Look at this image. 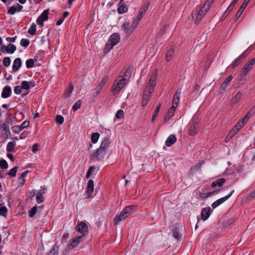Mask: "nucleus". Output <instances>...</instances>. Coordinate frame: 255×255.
<instances>
[{
	"mask_svg": "<svg viewBox=\"0 0 255 255\" xmlns=\"http://www.w3.org/2000/svg\"><path fill=\"white\" fill-rule=\"evenodd\" d=\"M214 0H207L206 1V2L203 5H205L206 7L209 9L210 7L212 5V3Z\"/></svg>",
	"mask_w": 255,
	"mask_h": 255,
	"instance_id": "052dcab7",
	"label": "nucleus"
},
{
	"mask_svg": "<svg viewBox=\"0 0 255 255\" xmlns=\"http://www.w3.org/2000/svg\"><path fill=\"white\" fill-rule=\"evenodd\" d=\"M73 86L72 85H70L69 87L68 92L67 94V97H70L71 94L73 92Z\"/></svg>",
	"mask_w": 255,
	"mask_h": 255,
	"instance_id": "338daca9",
	"label": "nucleus"
},
{
	"mask_svg": "<svg viewBox=\"0 0 255 255\" xmlns=\"http://www.w3.org/2000/svg\"><path fill=\"white\" fill-rule=\"evenodd\" d=\"M133 207H134L132 206L125 207L121 212L120 215L116 216L114 218V224L117 225L121 221L126 219L127 217H128L132 213Z\"/></svg>",
	"mask_w": 255,
	"mask_h": 255,
	"instance_id": "f03ea898",
	"label": "nucleus"
},
{
	"mask_svg": "<svg viewBox=\"0 0 255 255\" xmlns=\"http://www.w3.org/2000/svg\"><path fill=\"white\" fill-rule=\"evenodd\" d=\"M36 31V25L35 23H32L29 29H28V32L31 35H34L35 34Z\"/></svg>",
	"mask_w": 255,
	"mask_h": 255,
	"instance_id": "72a5a7b5",
	"label": "nucleus"
},
{
	"mask_svg": "<svg viewBox=\"0 0 255 255\" xmlns=\"http://www.w3.org/2000/svg\"><path fill=\"white\" fill-rule=\"evenodd\" d=\"M160 104H159L158 106H157L155 109V111H154V114L153 115H152V119H151V122H153L156 117L157 116V115L159 113V110H160Z\"/></svg>",
	"mask_w": 255,
	"mask_h": 255,
	"instance_id": "c9c22d12",
	"label": "nucleus"
},
{
	"mask_svg": "<svg viewBox=\"0 0 255 255\" xmlns=\"http://www.w3.org/2000/svg\"><path fill=\"white\" fill-rule=\"evenodd\" d=\"M76 230L83 234L82 236H83L88 233V226L86 223L79 221L76 226Z\"/></svg>",
	"mask_w": 255,
	"mask_h": 255,
	"instance_id": "9d476101",
	"label": "nucleus"
},
{
	"mask_svg": "<svg viewBox=\"0 0 255 255\" xmlns=\"http://www.w3.org/2000/svg\"><path fill=\"white\" fill-rule=\"evenodd\" d=\"M94 188V182L91 179L88 181L87 185V194L88 198L91 197V194L93 192Z\"/></svg>",
	"mask_w": 255,
	"mask_h": 255,
	"instance_id": "f3484780",
	"label": "nucleus"
},
{
	"mask_svg": "<svg viewBox=\"0 0 255 255\" xmlns=\"http://www.w3.org/2000/svg\"><path fill=\"white\" fill-rule=\"evenodd\" d=\"M35 61L33 59H29L26 61V66L27 68H31L33 66Z\"/></svg>",
	"mask_w": 255,
	"mask_h": 255,
	"instance_id": "58836bf2",
	"label": "nucleus"
},
{
	"mask_svg": "<svg viewBox=\"0 0 255 255\" xmlns=\"http://www.w3.org/2000/svg\"><path fill=\"white\" fill-rule=\"evenodd\" d=\"M234 192V190H233L228 195L217 200V201H216L212 204V207L213 208H216L218 206L222 204L224 202H225L227 200H228L232 196V195L233 194V193Z\"/></svg>",
	"mask_w": 255,
	"mask_h": 255,
	"instance_id": "f8f14e48",
	"label": "nucleus"
},
{
	"mask_svg": "<svg viewBox=\"0 0 255 255\" xmlns=\"http://www.w3.org/2000/svg\"><path fill=\"white\" fill-rule=\"evenodd\" d=\"M252 114H249V112L247 113L245 116L238 123V126L243 128L247 123L249 119L250 116Z\"/></svg>",
	"mask_w": 255,
	"mask_h": 255,
	"instance_id": "b1692460",
	"label": "nucleus"
},
{
	"mask_svg": "<svg viewBox=\"0 0 255 255\" xmlns=\"http://www.w3.org/2000/svg\"><path fill=\"white\" fill-rule=\"evenodd\" d=\"M39 144L37 143H35L33 145L32 147V151L35 153L38 150Z\"/></svg>",
	"mask_w": 255,
	"mask_h": 255,
	"instance_id": "0e129e2a",
	"label": "nucleus"
},
{
	"mask_svg": "<svg viewBox=\"0 0 255 255\" xmlns=\"http://www.w3.org/2000/svg\"><path fill=\"white\" fill-rule=\"evenodd\" d=\"M117 82V83H115L111 88V92H113L114 95L117 94L124 87L128 82V79L126 78H123L119 80L117 79L115 82Z\"/></svg>",
	"mask_w": 255,
	"mask_h": 255,
	"instance_id": "7ed1b4c3",
	"label": "nucleus"
},
{
	"mask_svg": "<svg viewBox=\"0 0 255 255\" xmlns=\"http://www.w3.org/2000/svg\"><path fill=\"white\" fill-rule=\"evenodd\" d=\"M99 136H100V134L99 133H98V132L93 133L91 136V141L93 143H96L98 141V140L99 138Z\"/></svg>",
	"mask_w": 255,
	"mask_h": 255,
	"instance_id": "473e14b6",
	"label": "nucleus"
},
{
	"mask_svg": "<svg viewBox=\"0 0 255 255\" xmlns=\"http://www.w3.org/2000/svg\"><path fill=\"white\" fill-rule=\"evenodd\" d=\"M7 212V209L5 207H2L0 208V215L5 217Z\"/></svg>",
	"mask_w": 255,
	"mask_h": 255,
	"instance_id": "49530a36",
	"label": "nucleus"
},
{
	"mask_svg": "<svg viewBox=\"0 0 255 255\" xmlns=\"http://www.w3.org/2000/svg\"><path fill=\"white\" fill-rule=\"evenodd\" d=\"M111 141L109 139L106 138L101 143L100 146L96 150V151L91 156V159L93 160H99L106 153L109 147Z\"/></svg>",
	"mask_w": 255,
	"mask_h": 255,
	"instance_id": "f257e3e1",
	"label": "nucleus"
},
{
	"mask_svg": "<svg viewBox=\"0 0 255 255\" xmlns=\"http://www.w3.org/2000/svg\"><path fill=\"white\" fill-rule=\"evenodd\" d=\"M209 8L206 7L205 5H203L200 10L198 11L196 18L195 21L196 24H198L201 19L205 16Z\"/></svg>",
	"mask_w": 255,
	"mask_h": 255,
	"instance_id": "9b49d317",
	"label": "nucleus"
},
{
	"mask_svg": "<svg viewBox=\"0 0 255 255\" xmlns=\"http://www.w3.org/2000/svg\"><path fill=\"white\" fill-rule=\"evenodd\" d=\"M21 89H22V88L21 87L19 86H16L14 89V93L17 94V95H19L21 93Z\"/></svg>",
	"mask_w": 255,
	"mask_h": 255,
	"instance_id": "4d7b16f0",
	"label": "nucleus"
},
{
	"mask_svg": "<svg viewBox=\"0 0 255 255\" xmlns=\"http://www.w3.org/2000/svg\"><path fill=\"white\" fill-rule=\"evenodd\" d=\"M247 4H246L245 3L243 2L242 5H241L240 7L239 8V10H238L236 14V19H238L240 16L242 14L243 12L244 11V9H245L246 7L247 6Z\"/></svg>",
	"mask_w": 255,
	"mask_h": 255,
	"instance_id": "bb28decb",
	"label": "nucleus"
},
{
	"mask_svg": "<svg viewBox=\"0 0 255 255\" xmlns=\"http://www.w3.org/2000/svg\"><path fill=\"white\" fill-rule=\"evenodd\" d=\"M10 63V59L9 57H5L3 60V64L5 67H8L9 66Z\"/></svg>",
	"mask_w": 255,
	"mask_h": 255,
	"instance_id": "09e8293b",
	"label": "nucleus"
},
{
	"mask_svg": "<svg viewBox=\"0 0 255 255\" xmlns=\"http://www.w3.org/2000/svg\"><path fill=\"white\" fill-rule=\"evenodd\" d=\"M21 66V61L20 58H16L13 62V66H12L13 70L14 72L17 71L20 68Z\"/></svg>",
	"mask_w": 255,
	"mask_h": 255,
	"instance_id": "5701e85b",
	"label": "nucleus"
},
{
	"mask_svg": "<svg viewBox=\"0 0 255 255\" xmlns=\"http://www.w3.org/2000/svg\"><path fill=\"white\" fill-rule=\"evenodd\" d=\"M81 107V100L78 101L75 104L73 105L72 109L74 111L79 109Z\"/></svg>",
	"mask_w": 255,
	"mask_h": 255,
	"instance_id": "3c124183",
	"label": "nucleus"
},
{
	"mask_svg": "<svg viewBox=\"0 0 255 255\" xmlns=\"http://www.w3.org/2000/svg\"><path fill=\"white\" fill-rule=\"evenodd\" d=\"M15 49H1V51L2 53H13Z\"/></svg>",
	"mask_w": 255,
	"mask_h": 255,
	"instance_id": "6e6d98bb",
	"label": "nucleus"
},
{
	"mask_svg": "<svg viewBox=\"0 0 255 255\" xmlns=\"http://www.w3.org/2000/svg\"><path fill=\"white\" fill-rule=\"evenodd\" d=\"M28 84V82L24 81L21 83V87L23 89L28 90L30 88Z\"/></svg>",
	"mask_w": 255,
	"mask_h": 255,
	"instance_id": "8fccbe9b",
	"label": "nucleus"
},
{
	"mask_svg": "<svg viewBox=\"0 0 255 255\" xmlns=\"http://www.w3.org/2000/svg\"><path fill=\"white\" fill-rule=\"evenodd\" d=\"M108 81V77L106 76L105 77L101 82L97 86V87L95 89V91L93 93V96L94 97H97L98 94L100 93L103 87L104 86L105 84Z\"/></svg>",
	"mask_w": 255,
	"mask_h": 255,
	"instance_id": "1a4fd4ad",
	"label": "nucleus"
},
{
	"mask_svg": "<svg viewBox=\"0 0 255 255\" xmlns=\"http://www.w3.org/2000/svg\"><path fill=\"white\" fill-rule=\"evenodd\" d=\"M1 128L3 131H4L6 134L10 133L9 127L7 123H3L1 126Z\"/></svg>",
	"mask_w": 255,
	"mask_h": 255,
	"instance_id": "e433bc0d",
	"label": "nucleus"
},
{
	"mask_svg": "<svg viewBox=\"0 0 255 255\" xmlns=\"http://www.w3.org/2000/svg\"><path fill=\"white\" fill-rule=\"evenodd\" d=\"M122 28L127 36H129L134 29L129 25L128 22H125L122 25Z\"/></svg>",
	"mask_w": 255,
	"mask_h": 255,
	"instance_id": "ddd939ff",
	"label": "nucleus"
},
{
	"mask_svg": "<svg viewBox=\"0 0 255 255\" xmlns=\"http://www.w3.org/2000/svg\"><path fill=\"white\" fill-rule=\"evenodd\" d=\"M176 141V137L175 135H170L165 141V144L167 146H170L172 144H174Z\"/></svg>",
	"mask_w": 255,
	"mask_h": 255,
	"instance_id": "aec40b11",
	"label": "nucleus"
},
{
	"mask_svg": "<svg viewBox=\"0 0 255 255\" xmlns=\"http://www.w3.org/2000/svg\"><path fill=\"white\" fill-rule=\"evenodd\" d=\"M12 130L14 132L17 133V132H20L22 130V128H21L20 126H15L12 127Z\"/></svg>",
	"mask_w": 255,
	"mask_h": 255,
	"instance_id": "13d9d810",
	"label": "nucleus"
},
{
	"mask_svg": "<svg viewBox=\"0 0 255 255\" xmlns=\"http://www.w3.org/2000/svg\"><path fill=\"white\" fill-rule=\"evenodd\" d=\"M128 10L127 5L123 2V0H121L119 6L118 8L117 11L119 14H123Z\"/></svg>",
	"mask_w": 255,
	"mask_h": 255,
	"instance_id": "dca6fc26",
	"label": "nucleus"
},
{
	"mask_svg": "<svg viewBox=\"0 0 255 255\" xmlns=\"http://www.w3.org/2000/svg\"><path fill=\"white\" fill-rule=\"evenodd\" d=\"M173 237L175 238L177 241L180 240L181 238V235H180L177 228H175L173 230Z\"/></svg>",
	"mask_w": 255,
	"mask_h": 255,
	"instance_id": "4c0bfd02",
	"label": "nucleus"
},
{
	"mask_svg": "<svg viewBox=\"0 0 255 255\" xmlns=\"http://www.w3.org/2000/svg\"><path fill=\"white\" fill-rule=\"evenodd\" d=\"M117 118L121 119L124 116V112L122 110H119L116 113Z\"/></svg>",
	"mask_w": 255,
	"mask_h": 255,
	"instance_id": "5fc2aeb1",
	"label": "nucleus"
},
{
	"mask_svg": "<svg viewBox=\"0 0 255 255\" xmlns=\"http://www.w3.org/2000/svg\"><path fill=\"white\" fill-rule=\"evenodd\" d=\"M149 3L148 2H146V3H145L143 6L140 8V9H141V10H142L143 11H144V12H146V10H147L148 9V6H149Z\"/></svg>",
	"mask_w": 255,
	"mask_h": 255,
	"instance_id": "e2e57ef3",
	"label": "nucleus"
},
{
	"mask_svg": "<svg viewBox=\"0 0 255 255\" xmlns=\"http://www.w3.org/2000/svg\"><path fill=\"white\" fill-rule=\"evenodd\" d=\"M210 215V208L207 207L203 208L201 211V219L203 220H206L208 218Z\"/></svg>",
	"mask_w": 255,
	"mask_h": 255,
	"instance_id": "a211bd4d",
	"label": "nucleus"
},
{
	"mask_svg": "<svg viewBox=\"0 0 255 255\" xmlns=\"http://www.w3.org/2000/svg\"><path fill=\"white\" fill-rule=\"evenodd\" d=\"M17 170V167L15 166L13 168H12L11 169H10L8 173V175L11 177H15L16 174V172Z\"/></svg>",
	"mask_w": 255,
	"mask_h": 255,
	"instance_id": "ea45409f",
	"label": "nucleus"
},
{
	"mask_svg": "<svg viewBox=\"0 0 255 255\" xmlns=\"http://www.w3.org/2000/svg\"><path fill=\"white\" fill-rule=\"evenodd\" d=\"M56 121L59 124H62L64 122V118L62 116L57 115L56 117Z\"/></svg>",
	"mask_w": 255,
	"mask_h": 255,
	"instance_id": "603ef678",
	"label": "nucleus"
},
{
	"mask_svg": "<svg viewBox=\"0 0 255 255\" xmlns=\"http://www.w3.org/2000/svg\"><path fill=\"white\" fill-rule=\"evenodd\" d=\"M133 66H130L127 69L126 71L124 74L125 77H128V78L131 76L132 72Z\"/></svg>",
	"mask_w": 255,
	"mask_h": 255,
	"instance_id": "f704fd0d",
	"label": "nucleus"
},
{
	"mask_svg": "<svg viewBox=\"0 0 255 255\" xmlns=\"http://www.w3.org/2000/svg\"><path fill=\"white\" fill-rule=\"evenodd\" d=\"M11 92V88L9 86H6L3 89L1 97L3 98H7L10 96Z\"/></svg>",
	"mask_w": 255,
	"mask_h": 255,
	"instance_id": "6ab92c4d",
	"label": "nucleus"
},
{
	"mask_svg": "<svg viewBox=\"0 0 255 255\" xmlns=\"http://www.w3.org/2000/svg\"><path fill=\"white\" fill-rule=\"evenodd\" d=\"M37 211V207L36 206H34L32 208H31L28 211V216L30 217H32Z\"/></svg>",
	"mask_w": 255,
	"mask_h": 255,
	"instance_id": "c03bdc74",
	"label": "nucleus"
},
{
	"mask_svg": "<svg viewBox=\"0 0 255 255\" xmlns=\"http://www.w3.org/2000/svg\"><path fill=\"white\" fill-rule=\"evenodd\" d=\"M141 19H138L137 17H136L134 20H133L130 26L133 28L135 29L137 25L138 24L139 22H140Z\"/></svg>",
	"mask_w": 255,
	"mask_h": 255,
	"instance_id": "37998d69",
	"label": "nucleus"
},
{
	"mask_svg": "<svg viewBox=\"0 0 255 255\" xmlns=\"http://www.w3.org/2000/svg\"><path fill=\"white\" fill-rule=\"evenodd\" d=\"M255 63V59L253 58L244 65L243 68L241 70L240 74L242 78L245 77L247 75L248 73L252 69Z\"/></svg>",
	"mask_w": 255,
	"mask_h": 255,
	"instance_id": "423d86ee",
	"label": "nucleus"
},
{
	"mask_svg": "<svg viewBox=\"0 0 255 255\" xmlns=\"http://www.w3.org/2000/svg\"><path fill=\"white\" fill-rule=\"evenodd\" d=\"M29 44V41L27 39L23 38L20 41V45L22 47H26Z\"/></svg>",
	"mask_w": 255,
	"mask_h": 255,
	"instance_id": "79ce46f5",
	"label": "nucleus"
},
{
	"mask_svg": "<svg viewBox=\"0 0 255 255\" xmlns=\"http://www.w3.org/2000/svg\"><path fill=\"white\" fill-rule=\"evenodd\" d=\"M218 192V191H214L213 192H207V193H200L199 196L202 198H205L210 197L213 194H214Z\"/></svg>",
	"mask_w": 255,
	"mask_h": 255,
	"instance_id": "7c9ffc66",
	"label": "nucleus"
},
{
	"mask_svg": "<svg viewBox=\"0 0 255 255\" xmlns=\"http://www.w3.org/2000/svg\"><path fill=\"white\" fill-rule=\"evenodd\" d=\"M246 57V55L244 53L242 54L233 62L231 65V67L233 68H234L235 67L238 66L240 63H241L242 60L245 59Z\"/></svg>",
	"mask_w": 255,
	"mask_h": 255,
	"instance_id": "2eb2a0df",
	"label": "nucleus"
},
{
	"mask_svg": "<svg viewBox=\"0 0 255 255\" xmlns=\"http://www.w3.org/2000/svg\"><path fill=\"white\" fill-rule=\"evenodd\" d=\"M176 106H172L170 108V109L168 110V112L167 114L168 116H170L171 117H172L174 115V113L175 112V109H176Z\"/></svg>",
	"mask_w": 255,
	"mask_h": 255,
	"instance_id": "a18cd8bd",
	"label": "nucleus"
},
{
	"mask_svg": "<svg viewBox=\"0 0 255 255\" xmlns=\"http://www.w3.org/2000/svg\"><path fill=\"white\" fill-rule=\"evenodd\" d=\"M174 51L173 49H170L166 54L165 60L167 61H169L171 60Z\"/></svg>",
	"mask_w": 255,
	"mask_h": 255,
	"instance_id": "2f4dec72",
	"label": "nucleus"
},
{
	"mask_svg": "<svg viewBox=\"0 0 255 255\" xmlns=\"http://www.w3.org/2000/svg\"><path fill=\"white\" fill-rule=\"evenodd\" d=\"M150 94L144 92L141 102L142 107H145L148 103V100L150 97Z\"/></svg>",
	"mask_w": 255,
	"mask_h": 255,
	"instance_id": "393cba45",
	"label": "nucleus"
},
{
	"mask_svg": "<svg viewBox=\"0 0 255 255\" xmlns=\"http://www.w3.org/2000/svg\"><path fill=\"white\" fill-rule=\"evenodd\" d=\"M45 189H43L39 191L38 193L36 194V199L38 203H40L44 201V197L43 196V194L45 193Z\"/></svg>",
	"mask_w": 255,
	"mask_h": 255,
	"instance_id": "4be33fe9",
	"label": "nucleus"
},
{
	"mask_svg": "<svg viewBox=\"0 0 255 255\" xmlns=\"http://www.w3.org/2000/svg\"><path fill=\"white\" fill-rule=\"evenodd\" d=\"M49 10L45 9L36 19V23L41 26L44 25V22L48 20Z\"/></svg>",
	"mask_w": 255,
	"mask_h": 255,
	"instance_id": "0eeeda50",
	"label": "nucleus"
},
{
	"mask_svg": "<svg viewBox=\"0 0 255 255\" xmlns=\"http://www.w3.org/2000/svg\"><path fill=\"white\" fill-rule=\"evenodd\" d=\"M242 128V127H238V124L232 128L231 130L232 131H233L235 133H237L239 130Z\"/></svg>",
	"mask_w": 255,
	"mask_h": 255,
	"instance_id": "69168bd1",
	"label": "nucleus"
},
{
	"mask_svg": "<svg viewBox=\"0 0 255 255\" xmlns=\"http://www.w3.org/2000/svg\"><path fill=\"white\" fill-rule=\"evenodd\" d=\"M94 169V166H91L89 167V168L87 172V174H86V178H89L90 177L92 172Z\"/></svg>",
	"mask_w": 255,
	"mask_h": 255,
	"instance_id": "bf43d9fd",
	"label": "nucleus"
},
{
	"mask_svg": "<svg viewBox=\"0 0 255 255\" xmlns=\"http://www.w3.org/2000/svg\"><path fill=\"white\" fill-rule=\"evenodd\" d=\"M17 11L15 5L10 6L7 10V13L10 15H13Z\"/></svg>",
	"mask_w": 255,
	"mask_h": 255,
	"instance_id": "a19ab883",
	"label": "nucleus"
},
{
	"mask_svg": "<svg viewBox=\"0 0 255 255\" xmlns=\"http://www.w3.org/2000/svg\"><path fill=\"white\" fill-rule=\"evenodd\" d=\"M225 182V179L224 178H220L219 179H217L216 181L213 182L211 186L212 187H215L217 185L219 187H222L223 185V184Z\"/></svg>",
	"mask_w": 255,
	"mask_h": 255,
	"instance_id": "a878e982",
	"label": "nucleus"
},
{
	"mask_svg": "<svg viewBox=\"0 0 255 255\" xmlns=\"http://www.w3.org/2000/svg\"><path fill=\"white\" fill-rule=\"evenodd\" d=\"M120 40V35L118 33H114L110 37V38L107 44L112 48L116 45Z\"/></svg>",
	"mask_w": 255,
	"mask_h": 255,
	"instance_id": "6e6552de",
	"label": "nucleus"
},
{
	"mask_svg": "<svg viewBox=\"0 0 255 255\" xmlns=\"http://www.w3.org/2000/svg\"><path fill=\"white\" fill-rule=\"evenodd\" d=\"M29 124H30V123L29 121H24L20 126L21 128H22V129L24 128L28 127L29 126Z\"/></svg>",
	"mask_w": 255,
	"mask_h": 255,
	"instance_id": "680f3d73",
	"label": "nucleus"
},
{
	"mask_svg": "<svg viewBox=\"0 0 255 255\" xmlns=\"http://www.w3.org/2000/svg\"><path fill=\"white\" fill-rule=\"evenodd\" d=\"M82 237L83 236H81L74 238L72 240L71 243L69 245H68V249L71 250L76 247L79 244V243L82 241Z\"/></svg>",
	"mask_w": 255,
	"mask_h": 255,
	"instance_id": "4468645a",
	"label": "nucleus"
},
{
	"mask_svg": "<svg viewBox=\"0 0 255 255\" xmlns=\"http://www.w3.org/2000/svg\"><path fill=\"white\" fill-rule=\"evenodd\" d=\"M243 92H241V91H239L237 94L236 95L232 98V99H231V103L232 105H233V104H235L236 103H238L242 96H243Z\"/></svg>",
	"mask_w": 255,
	"mask_h": 255,
	"instance_id": "412c9836",
	"label": "nucleus"
},
{
	"mask_svg": "<svg viewBox=\"0 0 255 255\" xmlns=\"http://www.w3.org/2000/svg\"><path fill=\"white\" fill-rule=\"evenodd\" d=\"M232 79L233 77L231 75H230L228 78H227L225 81L224 82V83L222 84L221 86V88H222L223 90H225L227 87L228 84L232 80Z\"/></svg>",
	"mask_w": 255,
	"mask_h": 255,
	"instance_id": "c756f323",
	"label": "nucleus"
},
{
	"mask_svg": "<svg viewBox=\"0 0 255 255\" xmlns=\"http://www.w3.org/2000/svg\"><path fill=\"white\" fill-rule=\"evenodd\" d=\"M145 12H144V11H143L142 10H141V9H139V11H138V13L136 16V17L138 18V19H141L142 17V16L143 14H145Z\"/></svg>",
	"mask_w": 255,
	"mask_h": 255,
	"instance_id": "774afa93",
	"label": "nucleus"
},
{
	"mask_svg": "<svg viewBox=\"0 0 255 255\" xmlns=\"http://www.w3.org/2000/svg\"><path fill=\"white\" fill-rule=\"evenodd\" d=\"M181 93V89H178L177 90L176 92H175V93L174 94L173 98H175L176 99H179Z\"/></svg>",
	"mask_w": 255,
	"mask_h": 255,
	"instance_id": "864d4df0",
	"label": "nucleus"
},
{
	"mask_svg": "<svg viewBox=\"0 0 255 255\" xmlns=\"http://www.w3.org/2000/svg\"><path fill=\"white\" fill-rule=\"evenodd\" d=\"M0 166L2 169H6L8 167V164L6 160L2 159L0 160Z\"/></svg>",
	"mask_w": 255,
	"mask_h": 255,
	"instance_id": "de8ad7c7",
	"label": "nucleus"
},
{
	"mask_svg": "<svg viewBox=\"0 0 255 255\" xmlns=\"http://www.w3.org/2000/svg\"><path fill=\"white\" fill-rule=\"evenodd\" d=\"M15 142L13 141L9 142L6 146V150L8 152H14Z\"/></svg>",
	"mask_w": 255,
	"mask_h": 255,
	"instance_id": "c85d7f7f",
	"label": "nucleus"
},
{
	"mask_svg": "<svg viewBox=\"0 0 255 255\" xmlns=\"http://www.w3.org/2000/svg\"><path fill=\"white\" fill-rule=\"evenodd\" d=\"M157 78V71L155 70L151 74L150 78L145 89L144 92L149 94H151L153 92L154 87L156 85V80Z\"/></svg>",
	"mask_w": 255,
	"mask_h": 255,
	"instance_id": "20e7f679",
	"label": "nucleus"
},
{
	"mask_svg": "<svg viewBox=\"0 0 255 255\" xmlns=\"http://www.w3.org/2000/svg\"><path fill=\"white\" fill-rule=\"evenodd\" d=\"M234 7L229 5L221 17V21L224 20Z\"/></svg>",
	"mask_w": 255,
	"mask_h": 255,
	"instance_id": "cd10ccee",
	"label": "nucleus"
},
{
	"mask_svg": "<svg viewBox=\"0 0 255 255\" xmlns=\"http://www.w3.org/2000/svg\"><path fill=\"white\" fill-rule=\"evenodd\" d=\"M199 131V124L196 121H193L188 125V134L190 136H194Z\"/></svg>",
	"mask_w": 255,
	"mask_h": 255,
	"instance_id": "39448f33",
	"label": "nucleus"
}]
</instances>
